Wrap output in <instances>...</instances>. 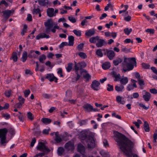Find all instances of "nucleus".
I'll return each mask as SVG.
<instances>
[{
  "instance_id": "f3484780",
  "label": "nucleus",
  "mask_w": 157,
  "mask_h": 157,
  "mask_svg": "<svg viewBox=\"0 0 157 157\" xmlns=\"http://www.w3.org/2000/svg\"><path fill=\"white\" fill-rule=\"evenodd\" d=\"M135 64H134V61H130L129 63H127L126 66L128 68L127 70L129 71L132 70L134 66H136V63Z\"/></svg>"
},
{
  "instance_id": "de8ad7c7",
  "label": "nucleus",
  "mask_w": 157,
  "mask_h": 157,
  "mask_svg": "<svg viewBox=\"0 0 157 157\" xmlns=\"http://www.w3.org/2000/svg\"><path fill=\"white\" fill-rule=\"evenodd\" d=\"M108 87L107 88V90L109 91H111L113 90V86L109 84H108L107 85Z\"/></svg>"
},
{
  "instance_id": "69168bd1",
  "label": "nucleus",
  "mask_w": 157,
  "mask_h": 157,
  "mask_svg": "<svg viewBox=\"0 0 157 157\" xmlns=\"http://www.w3.org/2000/svg\"><path fill=\"white\" fill-rule=\"evenodd\" d=\"M36 141V139L35 138H34L32 139L30 144V147H33L34 146L35 144Z\"/></svg>"
},
{
  "instance_id": "a19ab883",
  "label": "nucleus",
  "mask_w": 157,
  "mask_h": 157,
  "mask_svg": "<svg viewBox=\"0 0 157 157\" xmlns=\"http://www.w3.org/2000/svg\"><path fill=\"white\" fill-rule=\"evenodd\" d=\"M132 31V29H129L128 28H125L124 30V33L127 35H129Z\"/></svg>"
},
{
  "instance_id": "f03ea898",
  "label": "nucleus",
  "mask_w": 157,
  "mask_h": 157,
  "mask_svg": "<svg viewBox=\"0 0 157 157\" xmlns=\"http://www.w3.org/2000/svg\"><path fill=\"white\" fill-rule=\"evenodd\" d=\"M79 137L82 140L86 143L85 145H86L89 149L91 150L95 147V140L93 136L82 132L80 134Z\"/></svg>"
},
{
  "instance_id": "ddd939ff",
  "label": "nucleus",
  "mask_w": 157,
  "mask_h": 157,
  "mask_svg": "<svg viewBox=\"0 0 157 157\" xmlns=\"http://www.w3.org/2000/svg\"><path fill=\"white\" fill-rule=\"evenodd\" d=\"M111 74L113 78H114V81L116 82L119 81L121 79V76L120 74H117L115 71H112L111 72Z\"/></svg>"
},
{
  "instance_id": "1a4fd4ad",
  "label": "nucleus",
  "mask_w": 157,
  "mask_h": 157,
  "mask_svg": "<svg viewBox=\"0 0 157 157\" xmlns=\"http://www.w3.org/2000/svg\"><path fill=\"white\" fill-rule=\"evenodd\" d=\"M100 83L98 81L95 80L92 81L90 87L94 90L98 91L100 89Z\"/></svg>"
},
{
  "instance_id": "423d86ee",
  "label": "nucleus",
  "mask_w": 157,
  "mask_h": 157,
  "mask_svg": "<svg viewBox=\"0 0 157 157\" xmlns=\"http://www.w3.org/2000/svg\"><path fill=\"white\" fill-rule=\"evenodd\" d=\"M36 147L37 150L47 153L49 152L50 151L48 148L45 146L44 143L41 142H39Z\"/></svg>"
},
{
  "instance_id": "9d476101",
  "label": "nucleus",
  "mask_w": 157,
  "mask_h": 157,
  "mask_svg": "<svg viewBox=\"0 0 157 157\" xmlns=\"http://www.w3.org/2000/svg\"><path fill=\"white\" fill-rule=\"evenodd\" d=\"M46 78L49 80L50 82L54 81L55 82H57L58 80L57 78L55 77L53 74H47L46 75Z\"/></svg>"
},
{
  "instance_id": "5701e85b",
  "label": "nucleus",
  "mask_w": 157,
  "mask_h": 157,
  "mask_svg": "<svg viewBox=\"0 0 157 157\" xmlns=\"http://www.w3.org/2000/svg\"><path fill=\"white\" fill-rule=\"evenodd\" d=\"M101 67L104 70H106L110 67V63L109 62H105L102 64Z\"/></svg>"
},
{
  "instance_id": "6e6d98bb",
  "label": "nucleus",
  "mask_w": 157,
  "mask_h": 157,
  "mask_svg": "<svg viewBox=\"0 0 157 157\" xmlns=\"http://www.w3.org/2000/svg\"><path fill=\"white\" fill-rule=\"evenodd\" d=\"M145 31L150 33V34H153L155 33V30L154 29H147Z\"/></svg>"
},
{
  "instance_id": "680f3d73",
  "label": "nucleus",
  "mask_w": 157,
  "mask_h": 157,
  "mask_svg": "<svg viewBox=\"0 0 157 157\" xmlns=\"http://www.w3.org/2000/svg\"><path fill=\"white\" fill-rule=\"evenodd\" d=\"M84 44L83 43H80L78 44L77 47V48L79 51H81L83 48L84 46Z\"/></svg>"
},
{
  "instance_id": "20e7f679",
  "label": "nucleus",
  "mask_w": 157,
  "mask_h": 157,
  "mask_svg": "<svg viewBox=\"0 0 157 157\" xmlns=\"http://www.w3.org/2000/svg\"><path fill=\"white\" fill-rule=\"evenodd\" d=\"M86 66V64L84 61H81L77 63L75 61H74V66L73 69L75 71H78L79 70L80 74H82L83 72H87L86 71L83 69Z\"/></svg>"
},
{
  "instance_id": "0e129e2a",
  "label": "nucleus",
  "mask_w": 157,
  "mask_h": 157,
  "mask_svg": "<svg viewBox=\"0 0 157 157\" xmlns=\"http://www.w3.org/2000/svg\"><path fill=\"white\" fill-rule=\"evenodd\" d=\"M62 73L63 71L62 69L61 68H59L57 71V74L60 75V77H63V75Z\"/></svg>"
},
{
  "instance_id": "e2e57ef3",
  "label": "nucleus",
  "mask_w": 157,
  "mask_h": 157,
  "mask_svg": "<svg viewBox=\"0 0 157 157\" xmlns=\"http://www.w3.org/2000/svg\"><path fill=\"white\" fill-rule=\"evenodd\" d=\"M132 97H131V99H132L133 98H136L139 97V94L138 93L136 92L132 94Z\"/></svg>"
},
{
  "instance_id": "c03bdc74",
  "label": "nucleus",
  "mask_w": 157,
  "mask_h": 157,
  "mask_svg": "<svg viewBox=\"0 0 157 157\" xmlns=\"http://www.w3.org/2000/svg\"><path fill=\"white\" fill-rule=\"evenodd\" d=\"M2 117L4 118L6 120H8L10 118V114L8 113H2Z\"/></svg>"
},
{
  "instance_id": "dca6fc26",
  "label": "nucleus",
  "mask_w": 157,
  "mask_h": 157,
  "mask_svg": "<svg viewBox=\"0 0 157 157\" xmlns=\"http://www.w3.org/2000/svg\"><path fill=\"white\" fill-rule=\"evenodd\" d=\"M47 13L48 16L49 17H52L55 16V14H54V9L53 8H48L47 11Z\"/></svg>"
},
{
  "instance_id": "4468645a",
  "label": "nucleus",
  "mask_w": 157,
  "mask_h": 157,
  "mask_svg": "<svg viewBox=\"0 0 157 157\" xmlns=\"http://www.w3.org/2000/svg\"><path fill=\"white\" fill-rule=\"evenodd\" d=\"M64 147L68 150H73L74 149V144L72 142L69 141L65 144Z\"/></svg>"
},
{
  "instance_id": "0eeeda50",
  "label": "nucleus",
  "mask_w": 157,
  "mask_h": 157,
  "mask_svg": "<svg viewBox=\"0 0 157 157\" xmlns=\"http://www.w3.org/2000/svg\"><path fill=\"white\" fill-rule=\"evenodd\" d=\"M41 53L38 51L31 50L29 51L28 54V57L30 59H38V55H40Z\"/></svg>"
},
{
  "instance_id": "f257e3e1",
  "label": "nucleus",
  "mask_w": 157,
  "mask_h": 157,
  "mask_svg": "<svg viewBox=\"0 0 157 157\" xmlns=\"http://www.w3.org/2000/svg\"><path fill=\"white\" fill-rule=\"evenodd\" d=\"M114 139L117 143L120 148L126 154L127 157H132L133 154L132 149L133 144L124 134L117 131H114Z\"/></svg>"
},
{
  "instance_id": "4d7b16f0",
  "label": "nucleus",
  "mask_w": 157,
  "mask_h": 157,
  "mask_svg": "<svg viewBox=\"0 0 157 157\" xmlns=\"http://www.w3.org/2000/svg\"><path fill=\"white\" fill-rule=\"evenodd\" d=\"M27 117L28 119L30 120H33V114L30 112H29L27 113Z\"/></svg>"
},
{
  "instance_id": "6e6552de",
  "label": "nucleus",
  "mask_w": 157,
  "mask_h": 157,
  "mask_svg": "<svg viewBox=\"0 0 157 157\" xmlns=\"http://www.w3.org/2000/svg\"><path fill=\"white\" fill-rule=\"evenodd\" d=\"M14 11L12 10H6L2 11V16L6 20H7L13 13Z\"/></svg>"
},
{
  "instance_id": "2f4dec72",
  "label": "nucleus",
  "mask_w": 157,
  "mask_h": 157,
  "mask_svg": "<svg viewBox=\"0 0 157 157\" xmlns=\"http://www.w3.org/2000/svg\"><path fill=\"white\" fill-rule=\"evenodd\" d=\"M102 51H105V49H103L102 50L101 49H98L97 50L96 52V54L98 56L102 57L103 56V54L102 52Z\"/></svg>"
},
{
  "instance_id": "5fc2aeb1",
  "label": "nucleus",
  "mask_w": 157,
  "mask_h": 157,
  "mask_svg": "<svg viewBox=\"0 0 157 157\" xmlns=\"http://www.w3.org/2000/svg\"><path fill=\"white\" fill-rule=\"evenodd\" d=\"M55 140L57 143H59L62 141V139L59 136L55 137Z\"/></svg>"
},
{
  "instance_id": "7ed1b4c3",
  "label": "nucleus",
  "mask_w": 157,
  "mask_h": 157,
  "mask_svg": "<svg viewBox=\"0 0 157 157\" xmlns=\"http://www.w3.org/2000/svg\"><path fill=\"white\" fill-rule=\"evenodd\" d=\"M44 25L45 27V33L47 34L52 32L55 33L56 29H59V27L57 25V23H55L52 19H49L44 22Z\"/></svg>"
},
{
  "instance_id": "3c124183",
  "label": "nucleus",
  "mask_w": 157,
  "mask_h": 157,
  "mask_svg": "<svg viewBox=\"0 0 157 157\" xmlns=\"http://www.w3.org/2000/svg\"><path fill=\"white\" fill-rule=\"evenodd\" d=\"M40 10L39 8L37 9L34 8L33 9V14H37L40 12Z\"/></svg>"
},
{
  "instance_id": "2eb2a0df",
  "label": "nucleus",
  "mask_w": 157,
  "mask_h": 157,
  "mask_svg": "<svg viewBox=\"0 0 157 157\" xmlns=\"http://www.w3.org/2000/svg\"><path fill=\"white\" fill-rule=\"evenodd\" d=\"M50 37V36L49 35H47L45 33H42L36 36V39L37 40H39L40 38H46V39H48Z\"/></svg>"
},
{
  "instance_id": "4c0bfd02",
  "label": "nucleus",
  "mask_w": 157,
  "mask_h": 157,
  "mask_svg": "<svg viewBox=\"0 0 157 157\" xmlns=\"http://www.w3.org/2000/svg\"><path fill=\"white\" fill-rule=\"evenodd\" d=\"M4 94L7 97L9 98L12 94V91L10 90H6L5 91Z\"/></svg>"
},
{
  "instance_id": "864d4df0",
  "label": "nucleus",
  "mask_w": 157,
  "mask_h": 157,
  "mask_svg": "<svg viewBox=\"0 0 157 157\" xmlns=\"http://www.w3.org/2000/svg\"><path fill=\"white\" fill-rule=\"evenodd\" d=\"M142 65L143 68L146 69H149L150 67V65L147 63H143L142 64Z\"/></svg>"
},
{
  "instance_id": "b1692460",
  "label": "nucleus",
  "mask_w": 157,
  "mask_h": 157,
  "mask_svg": "<svg viewBox=\"0 0 157 157\" xmlns=\"http://www.w3.org/2000/svg\"><path fill=\"white\" fill-rule=\"evenodd\" d=\"M143 97L145 101H148L151 98V94L149 92H146L145 94L143 95Z\"/></svg>"
},
{
  "instance_id": "79ce46f5",
  "label": "nucleus",
  "mask_w": 157,
  "mask_h": 157,
  "mask_svg": "<svg viewBox=\"0 0 157 157\" xmlns=\"http://www.w3.org/2000/svg\"><path fill=\"white\" fill-rule=\"evenodd\" d=\"M83 78L86 79V82H88L91 78V76L88 73L83 76Z\"/></svg>"
},
{
  "instance_id": "49530a36",
  "label": "nucleus",
  "mask_w": 157,
  "mask_h": 157,
  "mask_svg": "<svg viewBox=\"0 0 157 157\" xmlns=\"http://www.w3.org/2000/svg\"><path fill=\"white\" fill-rule=\"evenodd\" d=\"M68 20L72 23H75L76 21V19L73 16H70L68 17Z\"/></svg>"
},
{
  "instance_id": "58836bf2",
  "label": "nucleus",
  "mask_w": 157,
  "mask_h": 157,
  "mask_svg": "<svg viewBox=\"0 0 157 157\" xmlns=\"http://www.w3.org/2000/svg\"><path fill=\"white\" fill-rule=\"evenodd\" d=\"M64 151V149L62 147H59L57 149V153L59 155H61Z\"/></svg>"
},
{
  "instance_id": "c85d7f7f",
  "label": "nucleus",
  "mask_w": 157,
  "mask_h": 157,
  "mask_svg": "<svg viewBox=\"0 0 157 157\" xmlns=\"http://www.w3.org/2000/svg\"><path fill=\"white\" fill-rule=\"evenodd\" d=\"M143 128L145 131L146 132H148L150 131V127L148 122L146 121L144 122L143 125Z\"/></svg>"
},
{
  "instance_id": "a18cd8bd",
  "label": "nucleus",
  "mask_w": 157,
  "mask_h": 157,
  "mask_svg": "<svg viewBox=\"0 0 157 157\" xmlns=\"http://www.w3.org/2000/svg\"><path fill=\"white\" fill-rule=\"evenodd\" d=\"M81 30H77L76 29H74L73 31V33L77 36H81Z\"/></svg>"
},
{
  "instance_id": "bb28decb",
  "label": "nucleus",
  "mask_w": 157,
  "mask_h": 157,
  "mask_svg": "<svg viewBox=\"0 0 157 157\" xmlns=\"http://www.w3.org/2000/svg\"><path fill=\"white\" fill-rule=\"evenodd\" d=\"M68 46H73L74 44V37L72 36H68Z\"/></svg>"
},
{
  "instance_id": "c9c22d12",
  "label": "nucleus",
  "mask_w": 157,
  "mask_h": 157,
  "mask_svg": "<svg viewBox=\"0 0 157 157\" xmlns=\"http://www.w3.org/2000/svg\"><path fill=\"white\" fill-rule=\"evenodd\" d=\"M12 59L14 62H16L17 60L18 57L17 54L16 52H13L12 54Z\"/></svg>"
},
{
  "instance_id": "ea45409f",
  "label": "nucleus",
  "mask_w": 157,
  "mask_h": 157,
  "mask_svg": "<svg viewBox=\"0 0 157 157\" xmlns=\"http://www.w3.org/2000/svg\"><path fill=\"white\" fill-rule=\"evenodd\" d=\"M124 88V87L123 85H121V86H115V89L117 92L122 91Z\"/></svg>"
},
{
  "instance_id": "6ab92c4d",
  "label": "nucleus",
  "mask_w": 157,
  "mask_h": 157,
  "mask_svg": "<svg viewBox=\"0 0 157 157\" xmlns=\"http://www.w3.org/2000/svg\"><path fill=\"white\" fill-rule=\"evenodd\" d=\"M77 150L78 152L82 154L84 153L85 151V147L81 143L78 144L77 146Z\"/></svg>"
},
{
  "instance_id": "aec40b11",
  "label": "nucleus",
  "mask_w": 157,
  "mask_h": 157,
  "mask_svg": "<svg viewBox=\"0 0 157 157\" xmlns=\"http://www.w3.org/2000/svg\"><path fill=\"white\" fill-rule=\"evenodd\" d=\"M130 61H134V64H135L136 63V58L134 57H132L130 58H127L126 57H124V62L126 64V65L127 64V63H128V62Z\"/></svg>"
},
{
  "instance_id": "393cba45",
  "label": "nucleus",
  "mask_w": 157,
  "mask_h": 157,
  "mask_svg": "<svg viewBox=\"0 0 157 157\" xmlns=\"http://www.w3.org/2000/svg\"><path fill=\"white\" fill-rule=\"evenodd\" d=\"M28 57L27 52L26 51H24L23 52L22 57L21 58V60L23 62H25L27 60Z\"/></svg>"
},
{
  "instance_id": "8fccbe9b",
  "label": "nucleus",
  "mask_w": 157,
  "mask_h": 157,
  "mask_svg": "<svg viewBox=\"0 0 157 157\" xmlns=\"http://www.w3.org/2000/svg\"><path fill=\"white\" fill-rule=\"evenodd\" d=\"M78 55L81 58L85 59L87 58V55L85 53L83 52H80Z\"/></svg>"
},
{
  "instance_id": "473e14b6",
  "label": "nucleus",
  "mask_w": 157,
  "mask_h": 157,
  "mask_svg": "<svg viewBox=\"0 0 157 157\" xmlns=\"http://www.w3.org/2000/svg\"><path fill=\"white\" fill-rule=\"evenodd\" d=\"M123 59H122L119 58L113 61V63L114 65L116 66L118 65L119 63H121Z\"/></svg>"
},
{
  "instance_id": "338daca9",
  "label": "nucleus",
  "mask_w": 157,
  "mask_h": 157,
  "mask_svg": "<svg viewBox=\"0 0 157 157\" xmlns=\"http://www.w3.org/2000/svg\"><path fill=\"white\" fill-rule=\"evenodd\" d=\"M30 93V90H26L24 92V96L25 97H27L28 95Z\"/></svg>"
},
{
  "instance_id": "f8f14e48",
  "label": "nucleus",
  "mask_w": 157,
  "mask_h": 157,
  "mask_svg": "<svg viewBox=\"0 0 157 157\" xmlns=\"http://www.w3.org/2000/svg\"><path fill=\"white\" fill-rule=\"evenodd\" d=\"M105 55H106L110 60H112L115 56V53L113 50H106V52L104 53Z\"/></svg>"
},
{
  "instance_id": "774afa93",
  "label": "nucleus",
  "mask_w": 157,
  "mask_h": 157,
  "mask_svg": "<svg viewBox=\"0 0 157 157\" xmlns=\"http://www.w3.org/2000/svg\"><path fill=\"white\" fill-rule=\"evenodd\" d=\"M50 129H44L42 131V133L44 135H48L49 134Z\"/></svg>"
},
{
  "instance_id": "4be33fe9",
  "label": "nucleus",
  "mask_w": 157,
  "mask_h": 157,
  "mask_svg": "<svg viewBox=\"0 0 157 157\" xmlns=\"http://www.w3.org/2000/svg\"><path fill=\"white\" fill-rule=\"evenodd\" d=\"M95 32L94 29H91L86 31L85 32V35L88 36H91L94 34Z\"/></svg>"
},
{
  "instance_id": "7c9ffc66",
  "label": "nucleus",
  "mask_w": 157,
  "mask_h": 157,
  "mask_svg": "<svg viewBox=\"0 0 157 157\" xmlns=\"http://www.w3.org/2000/svg\"><path fill=\"white\" fill-rule=\"evenodd\" d=\"M41 121L44 124H47L52 122V120L47 118H43L41 119Z\"/></svg>"
},
{
  "instance_id": "a211bd4d",
  "label": "nucleus",
  "mask_w": 157,
  "mask_h": 157,
  "mask_svg": "<svg viewBox=\"0 0 157 157\" xmlns=\"http://www.w3.org/2000/svg\"><path fill=\"white\" fill-rule=\"evenodd\" d=\"M83 108L85 109V110L88 112L92 111L93 109V107L90 104L87 103L85 104L83 106Z\"/></svg>"
},
{
  "instance_id": "603ef678",
  "label": "nucleus",
  "mask_w": 157,
  "mask_h": 157,
  "mask_svg": "<svg viewBox=\"0 0 157 157\" xmlns=\"http://www.w3.org/2000/svg\"><path fill=\"white\" fill-rule=\"evenodd\" d=\"M138 82L139 85L140 86H142L144 85L145 83L144 80L142 79H138Z\"/></svg>"
},
{
  "instance_id": "9b49d317",
  "label": "nucleus",
  "mask_w": 157,
  "mask_h": 157,
  "mask_svg": "<svg viewBox=\"0 0 157 157\" xmlns=\"http://www.w3.org/2000/svg\"><path fill=\"white\" fill-rule=\"evenodd\" d=\"M107 44V42L104 40L100 39L96 43V46L98 48H101L103 46H105Z\"/></svg>"
},
{
  "instance_id": "c756f323",
  "label": "nucleus",
  "mask_w": 157,
  "mask_h": 157,
  "mask_svg": "<svg viewBox=\"0 0 157 157\" xmlns=\"http://www.w3.org/2000/svg\"><path fill=\"white\" fill-rule=\"evenodd\" d=\"M7 130L11 137H13L15 134V131L14 128L12 127H10Z\"/></svg>"
},
{
  "instance_id": "39448f33",
  "label": "nucleus",
  "mask_w": 157,
  "mask_h": 157,
  "mask_svg": "<svg viewBox=\"0 0 157 157\" xmlns=\"http://www.w3.org/2000/svg\"><path fill=\"white\" fill-rule=\"evenodd\" d=\"M8 132V130L6 128L0 129V139L1 145L5 146L7 143L6 141V136Z\"/></svg>"
},
{
  "instance_id": "37998d69",
  "label": "nucleus",
  "mask_w": 157,
  "mask_h": 157,
  "mask_svg": "<svg viewBox=\"0 0 157 157\" xmlns=\"http://www.w3.org/2000/svg\"><path fill=\"white\" fill-rule=\"evenodd\" d=\"M42 96L44 98L48 99L52 98V95L51 94L44 93L42 94Z\"/></svg>"
},
{
  "instance_id": "f704fd0d",
  "label": "nucleus",
  "mask_w": 157,
  "mask_h": 157,
  "mask_svg": "<svg viewBox=\"0 0 157 157\" xmlns=\"http://www.w3.org/2000/svg\"><path fill=\"white\" fill-rule=\"evenodd\" d=\"M46 58L45 55L43 54L39 56V61L41 63H44V61L46 59Z\"/></svg>"
},
{
  "instance_id": "cd10ccee",
  "label": "nucleus",
  "mask_w": 157,
  "mask_h": 157,
  "mask_svg": "<svg viewBox=\"0 0 157 157\" xmlns=\"http://www.w3.org/2000/svg\"><path fill=\"white\" fill-rule=\"evenodd\" d=\"M99 36H98L92 37L90 38L89 41L91 43L94 44L96 43L97 41H98V40H99Z\"/></svg>"
},
{
  "instance_id": "e433bc0d",
  "label": "nucleus",
  "mask_w": 157,
  "mask_h": 157,
  "mask_svg": "<svg viewBox=\"0 0 157 157\" xmlns=\"http://www.w3.org/2000/svg\"><path fill=\"white\" fill-rule=\"evenodd\" d=\"M27 25L26 24H25L23 25V29L21 32V35L23 36L25 35V33L27 32Z\"/></svg>"
},
{
  "instance_id": "412c9836",
  "label": "nucleus",
  "mask_w": 157,
  "mask_h": 157,
  "mask_svg": "<svg viewBox=\"0 0 157 157\" xmlns=\"http://www.w3.org/2000/svg\"><path fill=\"white\" fill-rule=\"evenodd\" d=\"M38 3L40 6H47L48 4V0H37Z\"/></svg>"
},
{
  "instance_id": "bf43d9fd",
  "label": "nucleus",
  "mask_w": 157,
  "mask_h": 157,
  "mask_svg": "<svg viewBox=\"0 0 157 157\" xmlns=\"http://www.w3.org/2000/svg\"><path fill=\"white\" fill-rule=\"evenodd\" d=\"M45 64L46 66H48L51 68H52L54 66V65H52L51 64V63L49 61L46 62L45 63Z\"/></svg>"
},
{
  "instance_id": "09e8293b",
  "label": "nucleus",
  "mask_w": 157,
  "mask_h": 157,
  "mask_svg": "<svg viewBox=\"0 0 157 157\" xmlns=\"http://www.w3.org/2000/svg\"><path fill=\"white\" fill-rule=\"evenodd\" d=\"M18 100L19 101V102H20L23 104H24L25 100V99L21 96H18Z\"/></svg>"
},
{
  "instance_id": "72a5a7b5",
  "label": "nucleus",
  "mask_w": 157,
  "mask_h": 157,
  "mask_svg": "<svg viewBox=\"0 0 157 157\" xmlns=\"http://www.w3.org/2000/svg\"><path fill=\"white\" fill-rule=\"evenodd\" d=\"M73 64L72 63H69L67 64V66L66 67V71L67 72H70L73 68Z\"/></svg>"
},
{
  "instance_id": "052dcab7",
  "label": "nucleus",
  "mask_w": 157,
  "mask_h": 157,
  "mask_svg": "<svg viewBox=\"0 0 157 157\" xmlns=\"http://www.w3.org/2000/svg\"><path fill=\"white\" fill-rule=\"evenodd\" d=\"M76 75V76L75 77V81L76 82L78 81L81 77V75L78 74V71H75Z\"/></svg>"
},
{
  "instance_id": "13d9d810",
  "label": "nucleus",
  "mask_w": 157,
  "mask_h": 157,
  "mask_svg": "<svg viewBox=\"0 0 157 157\" xmlns=\"http://www.w3.org/2000/svg\"><path fill=\"white\" fill-rule=\"evenodd\" d=\"M126 89L128 91H130L131 90H133L134 89V88L132 86V84H128L127 86Z\"/></svg>"
},
{
  "instance_id": "a878e982",
  "label": "nucleus",
  "mask_w": 157,
  "mask_h": 157,
  "mask_svg": "<svg viewBox=\"0 0 157 157\" xmlns=\"http://www.w3.org/2000/svg\"><path fill=\"white\" fill-rule=\"evenodd\" d=\"M121 84L125 85L128 82V79L126 77H124L123 76V77L121 78L119 81Z\"/></svg>"
}]
</instances>
